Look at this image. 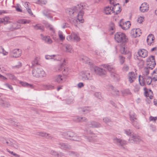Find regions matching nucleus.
Masks as SVG:
<instances>
[{
	"instance_id": "obj_44",
	"label": "nucleus",
	"mask_w": 157,
	"mask_h": 157,
	"mask_svg": "<svg viewBox=\"0 0 157 157\" xmlns=\"http://www.w3.org/2000/svg\"><path fill=\"white\" fill-rule=\"evenodd\" d=\"M69 68L65 67L62 71V73L64 75H67L69 74Z\"/></svg>"
},
{
	"instance_id": "obj_1",
	"label": "nucleus",
	"mask_w": 157,
	"mask_h": 157,
	"mask_svg": "<svg viewBox=\"0 0 157 157\" xmlns=\"http://www.w3.org/2000/svg\"><path fill=\"white\" fill-rule=\"evenodd\" d=\"M86 4L85 3H81L77 5V6L71 8L67 9L66 10V12L70 15L73 16L76 15L77 16V20H74L72 24L75 26H77L76 23L78 22V21L80 23H82L84 22V20L82 18V17L84 14V12L83 10L86 9Z\"/></svg>"
},
{
	"instance_id": "obj_3",
	"label": "nucleus",
	"mask_w": 157,
	"mask_h": 157,
	"mask_svg": "<svg viewBox=\"0 0 157 157\" xmlns=\"http://www.w3.org/2000/svg\"><path fill=\"white\" fill-rule=\"evenodd\" d=\"M114 39L118 43H126L128 42V39L126 35L122 32L116 33L114 35Z\"/></svg>"
},
{
	"instance_id": "obj_18",
	"label": "nucleus",
	"mask_w": 157,
	"mask_h": 157,
	"mask_svg": "<svg viewBox=\"0 0 157 157\" xmlns=\"http://www.w3.org/2000/svg\"><path fill=\"white\" fill-rule=\"evenodd\" d=\"M138 54L140 56L144 58L147 56L148 52L145 49H140L138 52Z\"/></svg>"
},
{
	"instance_id": "obj_46",
	"label": "nucleus",
	"mask_w": 157,
	"mask_h": 157,
	"mask_svg": "<svg viewBox=\"0 0 157 157\" xmlns=\"http://www.w3.org/2000/svg\"><path fill=\"white\" fill-rule=\"evenodd\" d=\"M150 70H151V69L148 68V67H145L144 68V72L143 73V75L147 76V75L149 74Z\"/></svg>"
},
{
	"instance_id": "obj_39",
	"label": "nucleus",
	"mask_w": 157,
	"mask_h": 157,
	"mask_svg": "<svg viewBox=\"0 0 157 157\" xmlns=\"http://www.w3.org/2000/svg\"><path fill=\"white\" fill-rule=\"evenodd\" d=\"M3 144H6L7 145L10 146H13V140L12 139H10V140H6L5 142H3Z\"/></svg>"
},
{
	"instance_id": "obj_15",
	"label": "nucleus",
	"mask_w": 157,
	"mask_h": 157,
	"mask_svg": "<svg viewBox=\"0 0 157 157\" xmlns=\"http://www.w3.org/2000/svg\"><path fill=\"white\" fill-rule=\"evenodd\" d=\"M94 70L95 72L97 74L100 76L105 75L106 73L105 70L100 68L98 67H95Z\"/></svg>"
},
{
	"instance_id": "obj_55",
	"label": "nucleus",
	"mask_w": 157,
	"mask_h": 157,
	"mask_svg": "<svg viewBox=\"0 0 157 157\" xmlns=\"http://www.w3.org/2000/svg\"><path fill=\"white\" fill-rule=\"evenodd\" d=\"M0 53H2L4 56L7 55L8 53V52L6 51L2 47H0Z\"/></svg>"
},
{
	"instance_id": "obj_37",
	"label": "nucleus",
	"mask_w": 157,
	"mask_h": 157,
	"mask_svg": "<svg viewBox=\"0 0 157 157\" xmlns=\"http://www.w3.org/2000/svg\"><path fill=\"white\" fill-rule=\"evenodd\" d=\"M65 66L63 63L57 65L55 67V70L56 71H62L64 68Z\"/></svg>"
},
{
	"instance_id": "obj_19",
	"label": "nucleus",
	"mask_w": 157,
	"mask_h": 157,
	"mask_svg": "<svg viewBox=\"0 0 157 157\" xmlns=\"http://www.w3.org/2000/svg\"><path fill=\"white\" fill-rule=\"evenodd\" d=\"M144 95L146 97H148L150 99H151L152 96V92L151 90H148L146 88H144Z\"/></svg>"
},
{
	"instance_id": "obj_36",
	"label": "nucleus",
	"mask_w": 157,
	"mask_h": 157,
	"mask_svg": "<svg viewBox=\"0 0 157 157\" xmlns=\"http://www.w3.org/2000/svg\"><path fill=\"white\" fill-rule=\"evenodd\" d=\"M129 23V22H127V23L128 24V26H127L126 22L123 24H122L121 23L119 25L123 29L125 30L129 28V25H131Z\"/></svg>"
},
{
	"instance_id": "obj_62",
	"label": "nucleus",
	"mask_w": 157,
	"mask_h": 157,
	"mask_svg": "<svg viewBox=\"0 0 157 157\" xmlns=\"http://www.w3.org/2000/svg\"><path fill=\"white\" fill-rule=\"evenodd\" d=\"M140 86L139 85H136L134 87V90L135 92L139 91L140 89Z\"/></svg>"
},
{
	"instance_id": "obj_14",
	"label": "nucleus",
	"mask_w": 157,
	"mask_h": 157,
	"mask_svg": "<svg viewBox=\"0 0 157 157\" xmlns=\"http://www.w3.org/2000/svg\"><path fill=\"white\" fill-rule=\"evenodd\" d=\"M63 49L66 52L72 53L73 51L72 46L68 44H64L63 45Z\"/></svg>"
},
{
	"instance_id": "obj_23",
	"label": "nucleus",
	"mask_w": 157,
	"mask_h": 157,
	"mask_svg": "<svg viewBox=\"0 0 157 157\" xmlns=\"http://www.w3.org/2000/svg\"><path fill=\"white\" fill-rule=\"evenodd\" d=\"M155 39L153 35L152 34H150L147 36V41L148 44L151 45V44L154 42Z\"/></svg>"
},
{
	"instance_id": "obj_32",
	"label": "nucleus",
	"mask_w": 157,
	"mask_h": 157,
	"mask_svg": "<svg viewBox=\"0 0 157 157\" xmlns=\"http://www.w3.org/2000/svg\"><path fill=\"white\" fill-rule=\"evenodd\" d=\"M80 109L81 111L85 113H88L91 110L90 107L88 106L81 108H80Z\"/></svg>"
},
{
	"instance_id": "obj_28",
	"label": "nucleus",
	"mask_w": 157,
	"mask_h": 157,
	"mask_svg": "<svg viewBox=\"0 0 157 157\" xmlns=\"http://www.w3.org/2000/svg\"><path fill=\"white\" fill-rule=\"evenodd\" d=\"M109 30L110 32H111V34L112 35L115 31V25L112 22L110 23L109 25Z\"/></svg>"
},
{
	"instance_id": "obj_11",
	"label": "nucleus",
	"mask_w": 157,
	"mask_h": 157,
	"mask_svg": "<svg viewBox=\"0 0 157 157\" xmlns=\"http://www.w3.org/2000/svg\"><path fill=\"white\" fill-rule=\"evenodd\" d=\"M21 52L19 49H15L11 51V56L13 57L17 58L21 56Z\"/></svg>"
},
{
	"instance_id": "obj_22",
	"label": "nucleus",
	"mask_w": 157,
	"mask_h": 157,
	"mask_svg": "<svg viewBox=\"0 0 157 157\" xmlns=\"http://www.w3.org/2000/svg\"><path fill=\"white\" fill-rule=\"evenodd\" d=\"M36 134L40 136L44 137L47 139H51L52 138L51 136L45 132H38L36 133Z\"/></svg>"
},
{
	"instance_id": "obj_30",
	"label": "nucleus",
	"mask_w": 157,
	"mask_h": 157,
	"mask_svg": "<svg viewBox=\"0 0 157 157\" xmlns=\"http://www.w3.org/2000/svg\"><path fill=\"white\" fill-rule=\"evenodd\" d=\"M42 86L45 90H51L54 89V86L51 84H43Z\"/></svg>"
},
{
	"instance_id": "obj_21",
	"label": "nucleus",
	"mask_w": 157,
	"mask_h": 157,
	"mask_svg": "<svg viewBox=\"0 0 157 157\" xmlns=\"http://www.w3.org/2000/svg\"><path fill=\"white\" fill-rule=\"evenodd\" d=\"M59 147L62 149L64 150H70L71 149V146L68 144H67L63 143H60L59 144Z\"/></svg>"
},
{
	"instance_id": "obj_52",
	"label": "nucleus",
	"mask_w": 157,
	"mask_h": 157,
	"mask_svg": "<svg viewBox=\"0 0 157 157\" xmlns=\"http://www.w3.org/2000/svg\"><path fill=\"white\" fill-rule=\"evenodd\" d=\"M16 9V10L18 12H22V10L21 9V6L19 4H17V6H13Z\"/></svg>"
},
{
	"instance_id": "obj_34",
	"label": "nucleus",
	"mask_w": 157,
	"mask_h": 157,
	"mask_svg": "<svg viewBox=\"0 0 157 157\" xmlns=\"http://www.w3.org/2000/svg\"><path fill=\"white\" fill-rule=\"evenodd\" d=\"M104 10L105 13L107 15L111 14L112 13H113L112 9H111V7L109 6L105 7Z\"/></svg>"
},
{
	"instance_id": "obj_31",
	"label": "nucleus",
	"mask_w": 157,
	"mask_h": 157,
	"mask_svg": "<svg viewBox=\"0 0 157 157\" xmlns=\"http://www.w3.org/2000/svg\"><path fill=\"white\" fill-rule=\"evenodd\" d=\"M0 105L4 107H9L10 106V104L8 102L2 100H0Z\"/></svg>"
},
{
	"instance_id": "obj_8",
	"label": "nucleus",
	"mask_w": 157,
	"mask_h": 157,
	"mask_svg": "<svg viewBox=\"0 0 157 157\" xmlns=\"http://www.w3.org/2000/svg\"><path fill=\"white\" fill-rule=\"evenodd\" d=\"M114 143L117 144L120 147H121L123 148H124V145L127 144L126 141L124 140H121L117 138L113 139Z\"/></svg>"
},
{
	"instance_id": "obj_2",
	"label": "nucleus",
	"mask_w": 157,
	"mask_h": 157,
	"mask_svg": "<svg viewBox=\"0 0 157 157\" xmlns=\"http://www.w3.org/2000/svg\"><path fill=\"white\" fill-rule=\"evenodd\" d=\"M63 137L71 140L79 141L81 138L80 136H78L76 134L71 131H67L62 133Z\"/></svg>"
},
{
	"instance_id": "obj_16",
	"label": "nucleus",
	"mask_w": 157,
	"mask_h": 157,
	"mask_svg": "<svg viewBox=\"0 0 157 157\" xmlns=\"http://www.w3.org/2000/svg\"><path fill=\"white\" fill-rule=\"evenodd\" d=\"M113 6L112 7V13H115L116 12V14H117L120 13L121 9V8L120 5L118 3H115L113 5Z\"/></svg>"
},
{
	"instance_id": "obj_47",
	"label": "nucleus",
	"mask_w": 157,
	"mask_h": 157,
	"mask_svg": "<svg viewBox=\"0 0 157 157\" xmlns=\"http://www.w3.org/2000/svg\"><path fill=\"white\" fill-rule=\"evenodd\" d=\"M119 60L120 64H122L125 61V58L122 56H119Z\"/></svg>"
},
{
	"instance_id": "obj_59",
	"label": "nucleus",
	"mask_w": 157,
	"mask_h": 157,
	"mask_svg": "<svg viewBox=\"0 0 157 157\" xmlns=\"http://www.w3.org/2000/svg\"><path fill=\"white\" fill-rule=\"evenodd\" d=\"M32 66H34L38 64V60L36 59H35L32 62Z\"/></svg>"
},
{
	"instance_id": "obj_29",
	"label": "nucleus",
	"mask_w": 157,
	"mask_h": 157,
	"mask_svg": "<svg viewBox=\"0 0 157 157\" xmlns=\"http://www.w3.org/2000/svg\"><path fill=\"white\" fill-rule=\"evenodd\" d=\"M109 90H112L111 93L114 95H115L116 96H119V94L118 90L116 89H115L114 88L113 86H110Z\"/></svg>"
},
{
	"instance_id": "obj_48",
	"label": "nucleus",
	"mask_w": 157,
	"mask_h": 157,
	"mask_svg": "<svg viewBox=\"0 0 157 157\" xmlns=\"http://www.w3.org/2000/svg\"><path fill=\"white\" fill-rule=\"evenodd\" d=\"M58 36L61 40H63L65 39V36H63L62 31H59L58 32Z\"/></svg>"
},
{
	"instance_id": "obj_26",
	"label": "nucleus",
	"mask_w": 157,
	"mask_h": 157,
	"mask_svg": "<svg viewBox=\"0 0 157 157\" xmlns=\"http://www.w3.org/2000/svg\"><path fill=\"white\" fill-rule=\"evenodd\" d=\"M102 66L104 67L107 68L109 71L111 72V73L115 71L113 67L109 64H103Z\"/></svg>"
},
{
	"instance_id": "obj_12",
	"label": "nucleus",
	"mask_w": 157,
	"mask_h": 157,
	"mask_svg": "<svg viewBox=\"0 0 157 157\" xmlns=\"http://www.w3.org/2000/svg\"><path fill=\"white\" fill-rule=\"evenodd\" d=\"M54 81L58 83H62L65 80L64 76L61 75L55 76L53 78Z\"/></svg>"
},
{
	"instance_id": "obj_40",
	"label": "nucleus",
	"mask_w": 157,
	"mask_h": 157,
	"mask_svg": "<svg viewBox=\"0 0 157 157\" xmlns=\"http://www.w3.org/2000/svg\"><path fill=\"white\" fill-rule=\"evenodd\" d=\"M51 154L52 155L56 156L57 157L62 156L63 155V153H57L56 152L53 150L51 151Z\"/></svg>"
},
{
	"instance_id": "obj_20",
	"label": "nucleus",
	"mask_w": 157,
	"mask_h": 157,
	"mask_svg": "<svg viewBox=\"0 0 157 157\" xmlns=\"http://www.w3.org/2000/svg\"><path fill=\"white\" fill-rule=\"evenodd\" d=\"M40 35L42 39L44 41L45 43L48 44H51L52 43V41L49 36H44L42 34H40Z\"/></svg>"
},
{
	"instance_id": "obj_41",
	"label": "nucleus",
	"mask_w": 157,
	"mask_h": 157,
	"mask_svg": "<svg viewBox=\"0 0 157 157\" xmlns=\"http://www.w3.org/2000/svg\"><path fill=\"white\" fill-rule=\"evenodd\" d=\"M21 84L23 86L30 87L31 88H33V86L32 84H29L26 82H21Z\"/></svg>"
},
{
	"instance_id": "obj_9",
	"label": "nucleus",
	"mask_w": 157,
	"mask_h": 157,
	"mask_svg": "<svg viewBox=\"0 0 157 157\" xmlns=\"http://www.w3.org/2000/svg\"><path fill=\"white\" fill-rule=\"evenodd\" d=\"M141 140V139L140 136L135 134L132 135L128 140L129 142L130 143H134L139 142Z\"/></svg>"
},
{
	"instance_id": "obj_43",
	"label": "nucleus",
	"mask_w": 157,
	"mask_h": 157,
	"mask_svg": "<svg viewBox=\"0 0 157 157\" xmlns=\"http://www.w3.org/2000/svg\"><path fill=\"white\" fill-rule=\"evenodd\" d=\"M130 120L132 121V122L135 121L136 120V115L135 113H130Z\"/></svg>"
},
{
	"instance_id": "obj_58",
	"label": "nucleus",
	"mask_w": 157,
	"mask_h": 157,
	"mask_svg": "<svg viewBox=\"0 0 157 157\" xmlns=\"http://www.w3.org/2000/svg\"><path fill=\"white\" fill-rule=\"evenodd\" d=\"M54 56H53V55H46L45 57L46 59L49 60L51 59H53V58H54Z\"/></svg>"
},
{
	"instance_id": "obj_51",
	"label": "nucleus",
	"mask_w": 157,
	"mask_h": 157,
	"mask_svg": "<svg viewBox=\"0 0 157 157\" xmlns=\"http://www.w3.org/2000/svg\"><path fill=\"white\" fill-rule=\"evenodd\" d=\"M94 95L97 98L101 100L102 99V98L101 96L100 93L98 92H95L94 94Z\"/></svg>"
},
{
	"instance_id": "obj_27",
	"label": "nucleus",
	"mask_w": 157,
	"mask_h": 157,
	"mask_svg": "<svg viewBox=\"0 0 157 157\" xmlns=\"http://www.w3.org/2000/svg\"><path fill=\"white\" fill-rule=\"evenodd\" d=\"M156 65V62H147V67L152 70L155 67Z\"/></svg>"
},
{
	"instance_id": "obj_6",
	"label": "nucleus",
	"mask_w": 157,
	"mask_h": 157,
	"mask_svg": "<svg viewBox=\"0 0 157 157\" xmlns=\"http://www.w3.org/2000/svg\"><path fill=\"white\" fill-rule=\"evenodd\" d=\"M80 75L83 81L91 80L93 79L92 74L90 73L88 71H82L80 73Z\"/></svg>"
},
{
	"instance_id": "obj_24",
	"label": "nucleus",
	"mask_w": 157,
	"mask_h": 157,
	"mask_svg": "<svg viewBox=\"0 0 157 157\" xmlns=\"http://www.w3.org/2000/svg\"><path fill=\"white\" fill-rule=\"evenodd\" d=\"M148 5L146 3L144 2L142 3L140 7V10L142 12H144L148 10Z\"/></svg>"
},
{
	"instance_id": "obj_33",
	"label": "nucleus",
	"mask_w": 157,
	"mask_h": 157,
	"mask_svg": "<svg viewBox=\"0 0 157 157\" xmlns=\"http://www.w3.org/2000/svg\"><path fill=\"white\" fill-rule=\"evenodd\" d=\"M33 27L35 30H40L42 31H43L44 27L41 24H37L35 25H33Z\"/></svg>"
},
{
	"instance_id": "obj_60",
	"label": "nucleus",
	"mask_w": 157,
	"mask_h": 157,
	"mask_svg": "<svg viewBox=\"0 0 157 157\" xmlns=\"http://www.w3.org/2000/svg\"><path fill=\"white\" fill-rule=\"evenodd\" d=\"M122 70L124 71H128L129 70V67L127 65L124 64L122 68Z\"/></svg>"
},
{
	"instance_id": "obj_35",
	"label": "nucleus",
	"mask_w": 157,
	"mask_h": 157,
	"mask_svg": "<svg viewBox=\"0 0 157 157\" xmlns=\"http://www.w3.org/2000/svg\"><path fill=\"white\" fill-rule=\"evenodd\" d=\"M9 122L12 125H14L15 126L21 129L22 127L20 125L19 123L15 122L13 120L11 119L9 120Z\"/></svg>"
},
{
	"instance_id": "obj_10",
	"label": "nucleus",
	"mask_w": 157,
	"mask_h": 157,
	"mask_svg": "<svg viewBox=\"0 0 157 157\" xmlns=\"http://www.w3.org/2000/svg\"><path fill=\"white\" fill-rule=\"evenodd\" d=\"M128 81L130 83H132L134 82L137 77L136 74L134 72H131L128 73Z\"/></svg>"
},
{
	"instance_id": "obj_64",
	"label": "nucleus",
	"mask_w": 157,
	"mask_h": 157,
	"mask_svg": "<svg viewBox=\"0 0 157 157\" xmlns=\"http://www.w3.org/2000/svg\"><path fill=\"white\" fill-rule=\"evenodd\" d=\"M8 76L10 79L13 80H15L16 79V77L12 74H9L8 75Z\"/></svg>"
},
{
	"instance_id": "obj_63",
	"label": "nucleus",
	"mask_w": 157,
	"mask_h": 157,
	"mask_svg": "<svg viewBox=\"0 0 157 157\" xmlns=\"http://www.w3.org/2000/svg\"><path fill=\"white\" fill-rule=\"evenodd\" d=\"M150 129L152 132H155L156 131V127L153 125L151 124L150 125Z\"/></svg>"
},
{
	"instance_id": "obj_42",
	"label": "nucleus",
	"mask_w": 157,
	"mask_h": 157,
	"mask_svg": "<svg viewBox=\"0 0 157 157\" xmlns=\"http://www.w3.org/2000/svg\"><path fill=\"white\" fill-rule=\"evenodd\" d=\"M81 59L82 60L83 62L85 63H90L89 59L86 56H83L81 58Z\"/></svg>"
},
{
	"instance_id": "obj_13",
	"label": "nucleus",
	"mask_w": 157,
	"mask_h": 157,
	"mask_svg": "<svg viewBox=\"0 0 157 157\" xmlns=\"http://www.w3.org/2000/svg\"><path fill=\"white\" fill-rule=\"evenodd\" d=\"M87 125L90 127L93 128H98L101 126V124L94 121H92L88 122Z\"/></svg>"
},
{
	"instance_id": "obj_17",
	"label": "nucleus",
	"mask_w": 157,
	"mask_h": 157,
	"mask_svg": "<svg viewBox=\"0 0 157 157\" xmlns=\"http://www.w3.org/2000/svg\"><path fill=\"white\" fill-rule=\"evenodd\" d=\"M141 34V32L140 29H133L131 31V34L135 37L139 36Z\"/></svg>"
},
{
	"instance_id": "obj_57",
	"label": "nucleus",
	"mask_w": 157,
	"mask_h": 157,
	"mask_svg": "<svg viewBox=\"0 0 157 157\" xmlns=\"http://www.w3.org/2000/svg\"><path fill=\"white\" fill-rule=\"evenodd\" d=\"M103 121L106 124L110 122L111 121L110 119L107 117H105L103 119Z\"/></svg>"
},
{
	"instance_id": "obj_50",
	"label": "nucleus",
	"mask_w": 157,
	"mask_h": 157,
	"mask_svg": "<svg viewBox=\"0 0 157 157\" xmlns=\"http://www.w3.org/2000/svg\"><path fill=\"white\" fill-rule=\"evenodd\" d=\"M125 133L128 136L132 135L133 132L130 129H125L124 131Z\"/></svg>"
},
{
	"instance_id": "obj_49",
	"label": "nucleus",
	"mask_w": 157,
	"mask_h": 157,
	"mask_svg": "<svg viewBox=\"0 0 157 157\" xmlns=\"http://www.w3.org/2000/svg\"><path fill=\"white\" fill-rule=\"evenodd\" d=\"M9 20V17H5L2 18H1V23H4V24H5L7 23Z\"/></svg>"
},
{
	"instance_id": "obj_7",
	"label": "nucleus",
	"mask_w": 157,
	"mask_h": 157,
	"mask_svg": "<svg viewBox=\"0 0 157 157\" xmlns=\"http://www.w3.org/2000/svg\"><path fill=\"white\" fill-rule=\"evenodd\" d=\"M67 39L69 41L78 42L80 40V38L77 34L73 32L67 37Z\"/></svg>"
},
{
	"instance_id": "obj_38",
	"label": "nucleus",
	"mask_w": 157,
	"mask_h": 157,
	"mask_svg": "<svg viewBox=\"0 0 157 157\" xmlns=\"http://www.w3.org/2000/svg\"><path fill=\"white\" fill-rule=\"evenodd\" d=\"M75 121L78 122H86L87 119L85 117H77L75 118Z\"/></svg>"
},
{
	"instance_id": "obj_56",
	"label": "nucleus",
	"mask_w": 157,
	"mask_h": 157,
	"mask_svg": "<svg viewBox=\"0 0 157 157\" xmlns=\"http://www.w3.org/2000/svg\"><path fill=\"white\" fill-rule=\"evenodd\" d=\"M133 125L136 128H139V123L136 121L132 122Z\"/></svg>"
},
{
	"instance_id": "obj_45",
	"label": "nucleus",
	"mask_w": 157,
	"mask_h": 157,
	"mask_svg": "<svg viewBox=\"0 0 157 157\" xmlns=\"http://www.w3.org/2000/svg\"><path fill=\"white\" fill-rule=\"evenodd\" d=\"M152 75L154 77L153 78V80L155 81H157V69H155L153 72Z\"/></svg>"
},
{
	"instance_id": "obj_61",
	"label": "nucleus",
	"mask_w": 157,
	"mask_h": 157,
	"mask_svg": "<svg viewBox=\"0 0 157 157\" xmlns=\"http://www.w3.org/2000/svg\"><path fill=\"white\" fill-rule=\"evenodd\" d=\"M61 27L63 29H65L69 27L68 24L67 23L65 22L63 23L61 25Z\"/></svg>"
},
{
	"instance_id": "obj_53",
	"label": "nucleus",
	"mask_w": 157,
	"mask_h": 157,
	"mask_svg": "<svg viewBox=\"0 0 157 157\" xmlns=\"http://www.w3.org/2000/svg\"><path fill=\"white\" fill-rule=\"evenodd\" d=\"M84 136L90 142H93L96 141V140L93 138L92 136H89V137H87L86 136Z\"/></svg>"
},
{
	"instance_id": "obj_4",
	"label": "nucleus",
	"mask_w": 157,
	"mask_h": 157,
	"mask_svg": "<svg viewBox=\"0 0 157 157\" xmlns=\"http://www.w3.org/2000/svg\"><path fill=\"white\" fill-rule=\"evenodd\" d=\"M152 79L150 77L147 75H139V81L140 85L141 86H144L146 83L147 85H149L151 84Z\"/></svg>"
},
{
	"instance_id": "obj_54",
	"label": "nucleus",
	"mask_w": 157,
	"mask_h": 157,
	"mask_svg": "<svg viewBox=\"0 0 157 157\" xmlns=\"http://www.w3.org/2000/svg\"><path fill=\"white\" fill-rule=\"evenodd\" d=\"M147 62H155V57L153 56H151L150 57H149L146 60Z\"/></svg>"
},
{
	"instance_id": "obj_25",
	"label": "nucleus",
	"mask_w": 157,
	"mask_h": 157,
	"mask_svg": "<svg viewBox=\"0 0 157 157\" xmlns=\"http://www.w3.org/2000/svg\"><path fill=\"white\" fill-rule=\"evenodd\" d=\"M110 75L111 77L116 81H119L120 79L119 75L115 71L111 72Z\"/></svg>"
},
{
	"instance_id": "obj_5",
	"label": "nucleus",
	"mask_w": 157,
	"mask_h": 157,
	"mask_svg": "<svg viewBox=\"0 0 157 157\" xmlns=\"http://www.w3.org/2000/svg\"><path fill=\"white\" fill-rule=\"evenodd\" d=\"M32 74L33 76L36 78H42L45 77L46 74L41 68H37L32 71Z\"/></svg>"
}]
</instances>
